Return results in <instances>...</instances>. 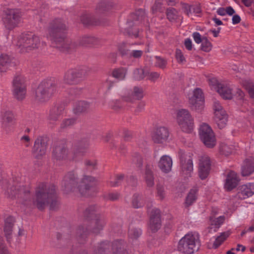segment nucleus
Segmentation results:
<instances>
[{"label": "nucleus", "mask_w": 254, "mask_h": 254, "mask_svg": "<svg viewBox=\"0 0 254 254\" xmlns=\"http://www.w3.org/2000/svg\"><path fill=\"white\" fill-rule=\"evenodd\" d=\"M201 48L202 51L208 52L212 48L211 43L208 40L207 38L205 37H203V40L201 42Z\"/></svg>", "instance_id": "48"}, {"label": "nucleus", "mask_w": 254, "mask_h": 254, "mask_svg": "<svg viewBox=\"0 0 254 254\" xmlns=\"http://www.w3.org/2000/svg\"><path fill=\"white\" fill-rule=\"evenodd\" d=\"M47 38L52 42L53 47L62 52L68 51L73 47L70 40L66 38L67 27L64 21L56 18L49 24Z\"/></svg>", "instance_id": "4"}, {"label": "nucleus", "mask_w": 254, "mask_h": 254, "mask_svg": "<svg viewBox=\"0 0 254 254\" xmlns=\"http://www.w3.org/2000/svg\"><path fill=\"white\" fill-rule=\"evenodd\" d=\"M211 161L210 158L203 155L199 159L198 174L199 177L202 180L207 178L211 170Z\"/></svg>", "instance_id": "16"}, {"label": "nucleus", "mask_w": 254, "mask_h": 254, "mask_svg": "<svg viewBox=\"0 0 254 254\" xmlns=\"http://www.w3.org/2000/svg\"><path fill=\"white\" fill-rule=\"evenodd\" d=\"M142 54L143 51L141 50H132L130 52L129 57L139 59L142 56Z\"/></svg>", "instance_id": "58"}, {"label": "nucleus", "mask_w": 254, "mask_h": 254, "mask_svg": "<svg viewBox=\"0 0 254 254\" xmlns=\"http://www.w3.org/2000/svg\"><path fill=\"white\" fill-rule=\"evenodd\" d=\"M155 58L156 59V65L162 69L165 68L167 64V61L158 56H156Z\"/></svg>", "instance_id": "55"}, {"label": "nucleus", "mask_w": 254, "mask_h": 254, "mask_svg": "<svg viewBox=\"0 0 254 254\" xmlns=\"http://www.w3.org/2000/svg\"><path fill=\"white\" fill-rule=\"evenodd\" d=\"M12 91L14 97L19 101L23 100L26 97L27 89L25 79L21 75L14 77L12 82Z\"/></svg>", "instance_id": "13"}, {"label": "nucleus", "mask_w": 254, "mask_h": 254, "mask_svg": "<svg viewBox=\"0 0 254 254\" xmlns=\"http://www.w3.org/2000/svg\"><path fill=\"white\" fill-rule=\"evenodd\" d=\"M178 156L182 171L184 174L190 176L193 170L192 154L186 153L183 150L180 149L178 152Z\"/></svg>", "instance_id": "14"}, {"label": "nucleus", "mask_w": 254, "mask_h": 254, "mask_svg": "<svg viewBox=\"0 0 254 254\" xmlns=\"http://www.w3.org/2000/svg\"><path fill=\"white\" fill-rule=\"evenodd\" d=\"M148 79L152 81H156L160 76V73L157 72H151L148 74Z\"/></svg>", "instance_id": "63"}, {"label": "nucleus", "mask_w": 254, "mask_h": 254, "mask_svg": "<svg viewBox=\"0 0 254 254\" xmlns=\"http://www.w3.org/2000/svg\"><path fill=\"white\" fill-rule=\"evenodd\" d=\"M243 84L248 90L250 97L254 99V84L246 80L243 81Z\"/></svg>", "instance_id": "44"}, {"label": "nucleus", "mask_w": 254, "mask_h": 254, "mask_svg": "<svg viewBox=\"0 0 254 254\" xmlns=\"http://www.w3.org/2000/svg\"><path fill=\"white\" fill-rule=\"evenodd\" d=\"M192 37L196 44H200L203 40V37H201L199 32H195L192 33Z\"/></svg>", "instance_id": "59"}, {"label": "nucleus", "mask_w": 254, "mask_h": 254, "mask_svg": "<svg viewBox=\"0 0 254 254\" xmlns=\"http://www.w3.org/2000/svg\"><path fill=\"white\" fill-rule=\"evenodd\" d=\"M166 15L170 21L174 22L178 19V12L175 8L169 7L166 10Z\"/></svg>", "instance_id": "40"}, {"label": "nucleus", "mask_w": 254, "mask_h": 254, "mask_svg": "<svg viewBox=\"0 0 254 254\" xmlns=\"http://www.w3.org/2000/svg\"><path fill=\"white\" fill-rule=\"evenodd\" d=\"M173 164L172 158L168 155L162 156L159 162L158 167L164 173H168L171 171Z\"/></svg>", "instance_id": "25"}, {"label": "nucleus", "mask_w": 254, "mask_h": 254, "mask_svg": "<svg viewBox=\"0 0 254 254\" xmlns=\"http://www.w3.org/2000/svg\"><path fill=\"white\" fill-rule=\"evenodd\" d=\"M144 179L148 187H152L154 185V177L150 166H146Z\"/></svg>", "instance_id": "33"}, {"label": "nucleus", "mask_w": 254, "mask_h": 254, "mask_svg": "<svg viewBox=\"0 0 254 254\" xmlns=\"http://www.w3.org/2000/svg\"><path fill=\"white\" fill-rule=\"evenodd\" d=\"M189 103L192 110L199 112L204 106L203 92L200 88H196L192 95L189 98Z\"/></svg>", "instance_id": "15"}, {"label": "nucleus", "mask_w": 254, "mask_h": 254, "mask_svg": "<svg viewBox=\"0 0 254 254\" xmlns=\"http://www.w3.org/2000/svg\"><path fill=\"white\" fill-rule=\"evenodd\" d=\"M198 189L196 188H193L191 189L188 194L185 200V205L189 207L197 199V193Z\"/></svg>", "instance_id": "32"}, {"label": "nucleus", "mask_w": 254, "mask_h": 254, "mask_svg": "<svg viewBox=\"0 0 254 254\" xmlns=\"http://www.w3.org/2000/svg\"><path fill=\"white\" fill-rule=\"evenodd\" d=\"M5 194L11 198H16L25 205L31 203L40 210H43L50 203L52 210L56 209L59 205L57 198L56 187L52 184L40 183L35 189V194L31 197L30 187L23 183L14 181L6 182L3 186Z\"/></svg>", "instance_id": "1"}, {"label": "nucleus", "mask_w": 254, "mask_h": 254, "mask_svg": "<svg viewBox=\"0 0 254 254\" xmlns=\"http://www.w3.org/2000/svg\"><path fill=\"white\" fill-rule=\"evenodd\" d=\"M199 134L201 141L207 147L212 148L215 145V136L208 125L202 124L200 127Z\"/></svg>", "instance_id": "12"}, {"label": "nucleus", "mask_w": 254, "mask_h": 254, "mask_svg": "<svg viewBox=\"0 0 254 254\" xmlns=\"http://www.w3.org/2000/svg\"><path fill=\"white\" fill-rule=\"evenodd\" d=\"M68 155V150L63 143H59L55 146L52 154L53 159L62 160L65 159Z\"/></svg>", "instance_id": "20"}, {"label": "nucleus", "mask_w": 254, "mask_h": 254, "mask_svg": "<svg viewBox=\"0 0 254 254\" xmlns=\"http://www.w3.org/2000/svg\"><path fill=\"white\" fill-rule=\"evenodd\" d=\"M80 20L85 25H89L93 23L91 15L87 13H84L81 15Z\"/></svg>", "instance_id": "49"}, {"label": "nucleus", "mask_w": 254, "mask_h": 254, "mask_svg": "<svg viewBox=\"0 0 254 254\" xmlns=\"http://www.w3.org/2000/svg\"><path fill=\"white\" fill-rule=\"evenodd\" d=\"M176 57L179 63H183L185 61V58L180 49H177L176 51Z\"/></svg>", "instance_id": "60"}, {"label": "nucleus", "mask_w": 254, "mask_h": 254, "mask_svg": "<svg viewBox=\"0 0 254 254\" xmlns=\"http://www.w3.org/2000/svg\"><path fill=\"white\" fill-rule=\"evenodd\" d=\"M157 195L160 199H163L165 197V193L164 188L161 186H157Z\"/></svg>", "instance_id": "61"}, {"label": "nucleus", "mask_w": 254, "mask_h": 254, "mask_svg": "<svg viewBox=\"0 0 254 254\" xmlns=\"http://www.w3.org/2000/svg\"><path fill=\"white\" fill-rule=\"evenodd\" d=\"M177 121L181 130L185 132L190 133L193 129V119L186 109L179 110L177 113Z\"/></svg>", "instance_id": "9"}, {"label": "nucleus", "mask_w": 254, "mask_h": 254, "mask_svg": "<svg viewBox=\"0 0 254 254\" xmlns=\"http://www.w3.org/2000/svg\"><path fill=\"white\" fill-rule=\"evenodd\" d=\"M97 39L91 36H84L82 37L79 41V44L83 46H88L97 44Z\"/></svg>", "instance_id": "36"}, {"label": "nucleus", "mask_w": 254, "mask_h": 254, "mask_svg": "<svg viewBox=\"0 0 254 254\" xmlns=\"http://www.w3.org/2000/svg\"><path fill=\"white\" fill-rule=\"evenodd\" d=\"M88 68L86 67H82L78 69H70L64 74V83L69 85L77 84L88 75Z\"/></svg>", "instance_id": "11"}, {"label": "nucleus", "mask_w": 254, "mask_h": 254, "mask_svg": "<svg viewBox=\"0 0 254 254\" xmlns=\"http://www.w3.org/2000/svg\"><path fill=\"white\" fill-rule=\"evenodd\" d=\"M14 219L12 216L7 217L4 220V232L7 241L10 242L12 238V229L14 225Z\"/></svg>", "instance_id": "26"}, {"label": "nucleus", "mask_w": 254, "mask_h": 254, "mask_svg": "<svg viewBox=\"0 0 254 254\" xmlns=\"http://www.w3.org/2000/svg\"><path fill=\"white\" fill-rule=\"evenodd\" d=\"M125 243L122 240H116L111 244L108 241L103 242L97 246L94 251L95 254H126Z\"/></svg>", "instance_id": "7"}, {"label": "nucleus", "mask_w": 254, "mask_h": 254, "mask_svg": "<svg viewBox=\"0 0 254 254\" xmlns=\"http://www.w3.org/2000/svg\"><path fill=\"white\" fill-rule=\"evenodd\" d=\"M239 182L237 174L234 171L230 172L227 175L225 183V188L227 190H231L237 187Z\"/></svg>", "instance_id": "24"}, {"label": "nucleus", "mask_w": 254, "mask_h": 254, "mask_svg": "<svg viewBox=\"0 0 254 254\" xmlns=\"http://www.w3.org/2000/svg\"><path fill=\"white\" fill-rule=\"evenodd\" d=\"M98 184V180L94 177L84 175L78 184L77 175L74 172H68L64 178L62 183L63 191L67 193L78 190L82 196H89Z\"/></svg>", "instance_id": "3"}, {"label": "nucleus", "mask_w": 254, "mask_h": 254, "mask_svg": "<svg viewBox=\"0 0 254 254\" xmlns=\"http://www.w3.org/2000/svg\"><path fill=\"white\" fill-rule=\"evenodd\" d=\"M131 95L135 99H141L144 97V91L142 88L138 86L134 87Z\"/></svg>", "instance_id": "42"}, {"label": "nucleus", "mask_w": 254, "mask_h": 254, "mask_svg": "<svg viewBox=\"0 0 254 254\" xmlns=\"http://www.w3.org/2000/svg\"><path fill=\"white\" fill-rule=\"evenodd\" d=\"M219 95L225 99H231L232 98V92L231 89L227 86L222 85L217 92Z\"/></svg>", "instance_id": "37"}, {"label": "nucleus", "mask_w": 254, "mask_h": 254, "mask_svg": "<svg viewBox=\"0 0 254 254\" xmlns=\"http://www.w3.org/2000/svg\"><path fill=\"white\" fill-rule=\"evenodd\" d=\"M89 104L86 101H80L77 102L73 108L75 114H79L86 111L89 107Z\"/></svg>", "instance_id": "38"}, {"label": "nucleus", "mask_w": 254, "mask_h": 254, "mask_svg": "<svg viewBox=\"0 0 254 254\" xmlns=\"http://www.w3.org/2000/svg\"><path fill=\"white\" fill-rule=\"evenodd\" d=\"M0 254H10L4 244L3 239L1 236H0Z\"/></svg>", "instance_id": "57"}, {"label": "nucleus", "mask_w": 254, "mask_h": 254, "mask_svg": "<svg viewBox=\"0 0 254 254\" xmlns=\"http://www.w3.org/2000/svg\"><path fill=\"white\" fill-rule=\"evenodd\" d=\"M132 205L135 208L141 207L143 205V201L141 200V197L139 194L133 195L132 200Z\"/></svg>", "instance_id": "46"}, {"label": "nucleus", "mask_w": 254, "mask_h": 254, "mask_svg": "<svg viewBox=\"0 0 254 254\" xmlns=\"http://www.w3.org/2000/svg\"><path fill=\"white\" fill-rule=\"evenodd\" d=\"M214 120L218 127L222 129L225 127L227 125L228 115L226 113L221 114L220 115L215 116Z\"/></svg>", "instance_id": "34"}, {"label": "nucleus", "mask_w": 254, "mask_h": 254, "mask_svg": "<svg viewBox=\"0 0 254 254\" xmlns=\"http://www.w3.org/2000/svg\"><path fill=\"white\" fill-rule=\"evenodd\" d=\"M0 120L3 127H6L9 125L13 124L14 121V115L10 111H2L0 115Z\"/></svg>", "instance_id": "29"}, {"label": "nucleus", "mask_w": 254, "mask_h": 254, "mask_svg": "<svg viewBox=\"0 0 254 254\" xmlns=\"http://www.w3.org/2000/svg\"><path fill=\"white\" fill-rule=\"evenodd\" d=\"M225 220V217L223 216H219L217 218H210V225L214 226L216 228H219L220 226L223 223Z\"/></svg>", "instance_id": "43"}, {"label": "nucleus", "mask_w": 254, "mask_h": 254, "mask_svg": "<svg viewBox=\"0 0 254 254\" xmlns=\"http://www.w3.org/2000/svg\"><path fill=\"white\" fill-rule=\"evenodd\" d=\"M64 110V106L62 104H56L50 110L49 119L53 123L58 121L61 117Z\"/></svg>", "instance_id": "23"}, {"label": "nucleus", "mask_w": 254, "mask_h": 254, "mask_svg": "<svg viewBox=\"0 0 254 254\" xmlns=\"http://www.w3.org/2000/svg\"><path fill=\"white\" fill-rule=\"evenodd\" d=\"M220 152L225 155H228L233 152V148L225 143H222L220 146Z\"/></svg>", "instance_id": "47"}, {"label": "nucleus", "mask_w": 254, "mask_h": 254, "mask_svg": "<svg viewBox=\"0 0 254 254\" xmlns=\"http://www.w3.org/2000/svg\"><path fill=\"white\" fill-rule=\"evenodd\" d=\"M76 120L73 118L65 119L62 123L61 127L62 128H65L73 126L76 124Z\"/></svg>", "instance_id": "54"}, {"label": "nucleus", "mask_w": 254, "mask_h": 254, "mask_svg": "<svg viewBox=\"0 0 254 254\" xmlns=\"http://www.w3.org/2000/svg\"><path fill=\"white\" fill-rule=\"evenodd\" d=\"M85 221L76 229L74 237L79 243H84L90 233L98 234L102 231L106 221L100 214L96 213V207H88L83 213Z\"/></svg>", "instance_id": "2"}, {"label": "nucleus", "mask_w": 254, "mask_h": 254, "mask_svg": "<svg viewBox=\"0 0 254 254\" xmlns=\"http://www.w3.org/2000/svg\"><path fill=\"white\" fill-rule=\"evenodd\" d=\"M2 19L5 27L12 29L20 22L21 14L18 9L6 8L3 10Z\"/></svg>", "instance_id": "10"}, {"label": "nucleus", "mask_w": 254, "mask_h": 254, "mask_svg": "<svg viewBox=\"0 0 254 254\" xmlns=\"http://www.w3.org/2000/svg\"><path fill=\"white\" fill-rule=\"evenodd\" d=\"M144 70L142 68H136L133 72V77L135 80L139 81L145 77Z\"/></svg>", "instance_id": "45"}, {"label": "nucleus", "mask_w": 254, "mask_h": 254, "mask_svg": "<svg viewBox=\"0 0 254 254\" xmlns=\"http://www.w3.org/2000/svg\"><path fill=\"white\" fill-rule=\"evenodd\" d=\"M89 145L88 138H83L78 141L74 147V154L75 156H82L87 151Z\"/></svg>", "instance_id": "22"}, {"label": "nucleus", "mask_w": 254, "mask_h": 254, "mask_svg": "<svg viewBox=\"0 0 254 254\" xmlns=\"http://www.w3.org/2000/svg\"><path fill=\"white\" fill-rule=\"evenodd\" d=\"M229 233L228 232H225L221 233L215 239L213 244V248L217 249L218 248L222 243L229 237Z\"/></svg>", "instance_id": "39"}, {"label": "nucleus", "mask_w": 254, "mask_h": 254, "mask_svg": "<svg viewBox=\"0 0 254 254\" xmlns=\"http://www.w3.org/2000/svg\"><path fill=\"white\" fill-rule=\"evenodd\" d=\"M150 213L149 228L152 232H156L161 226V212L159 209L154 208Z\"/></svg>", "instance_id": "18"}, {"label": "nucleus", "mask_w": 254, "mask_h": 254, "mask_svg": "<svg viewBox=\"0 0 254 254\" xmlns=\"http://www.w3.org/2000/svg\"><path fill=\"white\" fill-rule=\"evenodd\" d=\"M16 44L21 52H28L40 46V39L32 33H23L18 37Z\"/></svg>", "instance_id": "8"}, {"label": "nucleus", "mask_w": 254, "mask_h": 254, "mask_svg": "<svg viewBox=\"0 0 254 254\" xmlns=\"http://www.w3.org/2000/svg\"><path fill=\"white\" fill-rule=\"evenodd\" d=\"M127 69L124 67H120L114 69L112 72V76L118 81L124 80L125 78Z\"/></svg>", "instance_id": "35"}, {"label": "nucleus", "mask_w": 254, "mask_h": 254, "mask_svg": "<svg viewBox=\"0 0 254 254\" xmlns=\"http://www.w3.org/2000/svg\"><path fill=\"white\" fill-rule=\"evenodd\" d=\"M213 109L215 116L219 115L221 114H224L226 113L225 111L223 109L220 103L217 101L214 102Z\"/></svg>", "instance_id": "50"}, {"label": "nucleus", "mask_w": 254, "mask_h": 254, "mask_svg": "<svg viewBox=\"0 0 254 254\" xmlns=\"http://www.w3.org/2000/svg\"><path fill=\"white\" fill-rule=\"evenodd\" d=\"M181 5L184 13L190 16L192 13V5L183 2H181Z\"/></svg>", "instance_id": "56"}, {"label": "nucleus", "mask_w": 254, "mask_h": 254, "mask_svg": "<svg viewBox=\"0 0 254 254\" xmlns=\"http://www.w3.org/2000/svg\"><path fill=\"white\" fill-rule=\"evenodd\" d=\"M115 6V5L111 1L104 0L98 4L96 7L95 11L97 14H102L111 10Z\"/></svg>", "instance_id": "27"}, {"label": "nucleus", "mask_w": 254, "mask_h": 254, "mask_svg": "<svg viewBox=\"0 0 254 254\" xmlns=\"http://www.w3.org/2000/svg\"><path fill=\"white\" fill-rule=\"evenodd\" d=\"M254 172V158L251 157L246 159L244 161V165L242 167V175L247 176L251 175Z\"/></svg>", "instance_id": "30"}, {"label": "nucleus", "mask_w": 254, "mask_h": 254, "mask_svg": "<svg viewBox=\"0 0 254 254\" xmlns=\"http://www.w3.org/2000/svg\"><path fill=\"white\" fill-rule=\"evenodd\" d=\"M118 50L122 56H129L130 52L127 47V44L123 43L119 45Z\"/></svg>", "instance_id": "53"}, {"label": "nucleus", "mask_w": 254, "mask_h": 254, "mask_svg": "<svg viewBox=\"0 0 254 254\" xmlns=\"http://www.w3.org/2000/svg\"><path fill=\"white\" fill-rule=\"evenodd\" d=\"M146 18L144 11L142 9H139L136 10L134 13L130 15L127 23L128 26H130L132 22L137 23V21L142 22L143 20L144 21Z\"/></svg>", "instance_id": "28"}, {"label": "nucleus", "mask_w": 254, "mask_h": 254, "mask_svg": "<svg viewBox=\"0 0 254 254\" xmlns=\"http://www.w3.org/2000/svg\"><path fill=\"white\" fill-rule=\"evenodd\" d=\"M57 91V85L53 79L43 81L38 85L34 93V98L37 103L48 101Z\"/></svg>", "instance_id": "6"}, {"label": "nucleus", "mask_w": 254, "mask_h": 254, "mask_svg": "<svg viewBox=\"0 0 254 254\" xmlns=\"http://www.w3.org/2000/svg\"><path fill=\"white\" fill-rule=\"evenodd\" d=\"M114 83L115 82L111 79V77H108L105 82L104 85L109 90L113 86Z\"/></svg>", "instance_id": "64"}, {"label": "nucleus", "mask_w": 254, "mask_h": 254, "mask_svg": "<svg viewBox=\"0 0 254 254\" xmlns=\"http://www.w3.org/2000/svg\"><path fill=\"white\" fill-rule=\"evenodd\" d=\"M200 246L198 235L188 233L179 240L177 250L182 254H193L199 250Z\"/></svg>", "instance_id": "5"}, {"label": "nucleus", "mask_w": 254, "mask_h": 254, "mask_svg": "<svg viewBox=\"0 0 254 254\" xmlns=\"http://www.w3.org/2000/svg\"><path fill=\"white\" fill-rule=\"evenodd\" d=\"M13 58L7 54H1L0 56V72H4L11 65Z\"/></svg>", "instance_id": "31"}, {"label": "nucleus", "mask_w": 254, "mask_h": 254, "mask_svg": "<svg viewBox=\"0 0 254 254\" xmlns=\"http://www.w3.org/2000/svg\"><path fill=\"white\" fill-rule=\"evenodd\" d=\"M254 194V184L249 183L241 186L237 196L241 199H245Z\"/></svg>", "instance_id": "21"}, {"label": "nucleus", "mask_w": 254, "mask_h": 254, "mask_svg": "<svg viewBox=\"0 0 254 254\" xmlns=\"http://www.w3.org/2000/svg\"><path fill=\"white\" fill-rule=\"evenodd\" d=\"M169 131L167 127H158L152 136V139L157 143H162L167 140L169 136Z\"/></svg>", "instance_id": "19"}, {"label": "nucleus", "mask_w": 254, "mask_h": 254, "mask_svg": "<svg viewBox=\"0 0 254 254\" xmlns=\"http://www.w3.org/2000/svg\"><path fill=\"white\" fill-rule=\"evenodd\" d=\"M142 231L139 228L130 226L128 230V237L130 239H137L141 235Z\"/></svg>", "instance_id": "41"}, {"label": "nucleus", "mask_w": 254, "mask_h": 254, "mask_svg": "<svg viewBox=\"0 0 254 254\" xmlns=\"http://www.w3.org/2000/svg\"><path fill=\"white\" fill-rule=\"evenodd\" d=\"M124 175H116L115 177L114 180L113 181H110L109 183L111 187H117L119 186L120 185H121L122 182L123 180L124 179Z\"/></svg>", "instance_id": "51"}, {"label": "nucleus", "mask_w": 254, "mask_h": 254, "mask_svg": "<svg viewBox=\"0 0 254 254\" xmlns=\"http://www.w3.org/2000/svg\"><path fill=\"white\" fill-rule=\"evenodd\" d=\"M162 3L160 2L156 1L151 8L153 13H156L159 11L161 8Z\"/></svg>", "instance_id": "62"}, {"label": "nucleus", "mask_w": 254, "mask_h": 254, "mask_svg": "<svg viewBox=\"0 0 254 254\" xmlns=\"http://www.w3.org/2000/svg\"><path fill=\"white\" fill-rule=\"evenodd\" d=\"M209 84L212 89L218 92V89H220L222 84L219 83L218 80L216 78H212L209 79Z\"/></svg>", "instance_id": "52"}, {"label": "nucleus", "mask_w": 254, "mask_h": 254, "mask_svg": "<svg viewBox=\"0 0 254 254\" xmlns=\"http://www.w3.org/2000/svg\"><path fill=\"white\" fill-rule=\"evenodd\" d=\"M48 146L47 139L40 136L34 142L32 153L36 158L39 159L46 154Z\"/></svg>", "instance_id": "17"}]
</instances>
